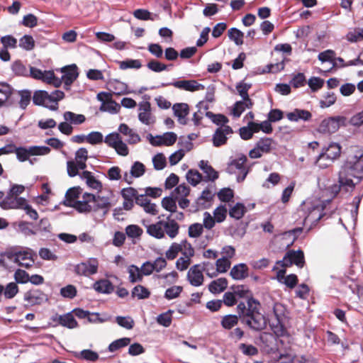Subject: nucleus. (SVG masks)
<instances>
[{"mask_svg": "<svg viewBox=\"0 0 363 363\" xmlns=\"http://www.w3.org/2000/svg\"><path fill=\"white\" fill-rule=\"evenodd\" d=\"M233 133L232 128L228 125H222L216 129L213 135V144L220 147L226 143L228 136Z\"/></svg>", "mask_w": 363, "mask_h": 363, "instance_id": "6ab92c4d", "label": "nucleus"}, {"mask_svg": "<svg viewBox=\"0 0 363 363\" xmlns=\"http://www.w3.org/2000/svg\"><path fill=\"white\" fill-rule=\"evenodd\" d=\"M93 288L99 293L107 294L112 293L114 289L112 283L106 279H100L96 281L93 285Z\"/></svg>", "mask_w": 363, "mask_h": 363, "instance_id": "c85d7f7f", "label": "nucleus"}, {"mask_svg": "<svg viewBox=\"0 0 363 363\" xmlns=\"http://www.w3.org/2000/svg\"><path fill=\"white\" fill-rule=\"evenodd\" d=\"M162 206L171 213L176 212L177 208L176 199L173 196H166L162 200Z\"/></svg>", "mask_w": 363, "mask_h": 363, "instance_id": "3c124183", "label": "nucleus"}, {"mask_svg": "<svg viewBox=\"0 0 363 363\" xmlns=\"http://www.w3.org/2000/svg\"><path fill=\"white\" fill-rule=\"evenodd\" d=\"M352 178H363V150L357 146L350 148L347 158L339 172L338 182L353 189L354 183Z\"/></svg>", "mask_w": 363, "mask_h": 363, "instance_id": "f257e3e1", "label": "nucleus"}, {"mask_svg": "<svg viewBox=\"0 0 363 363\" xmlns=\"http://www.w3.org/2000/svg\"><path fill=\"white\" fill-rule=\"evenodd\" d=\"M216 272H215L214 273H216V275L218 274V273H225L230 268V262L229 259H227V257H222L217 259L216 262Z\"/></svg>", "mask_w": 363, "mask_h": 363, "instance_id": "6e6d98bb", "label": "nucleus"}, {"mask_svg": "<svg viewBox=\"0 0 363 363\" xmlns=\"http://www.w3.org/2000/svg\"><path fill=\"white\" fill-rule=\"evenodd\" d=\"M228 286V281L225 278H219L210 283L209 291L213 294H219L223 291Z\"/></svg>", "mask_w": 363, "mask_h": 363, "instance_id": "473e14b6", "label": "nucleus"}, {"mask_svg": "<svg viewBox=\"0 0 363 363\" xmlns=\"http://www.w3.org/2000/svg\"><path fill=\"white\" fill-rule=\"evenodd\" d=\"M19 46L26 50H31L35 47V41L31 35H25L19 40Z\"/></svg>", "mask_w": 363, "mask_h": 363, "instance_id": "864d4df0", "label": "nucleus"}, {"mask_svg": "<svg viewBox=\"0 0 363 363\" xmlns=\"http://www.w3.org/2000/svg\"><path fill=\"white\" fill-rule=\"evenodd\" d=\"M311 113L306 110L296 108L292 112L286 114L287 118L291 121H298L303 120L304 121H309L311 118Z\"/></svg>", "mask_w": 363, "mask_h": 363, "instance_id": "bb28decb", "label": "nucleus"}, {"mask_svg": "<svg viewBox=\"0 0 363 363\" xmlns=\"http://www.w3.org/2000/svg\"><path fill=\"white\" fill-rule=\"evenodd\" d=\"M186 178L190 184L195 186L201 182L203 177L198 170L189 169L186 174Z\"/></svg>", "mask_w": 363, "mask_h": 363, "instance_id": "37998d69", "label": "nucleus"}, {"mask_svg": "<svg viewBox=\"0 0 363 363\" xmlns=\"http://www.w3.org/2000/svg\"><path fill=\"white\" fill-rule=\"evenodd\" d=\"M130 342V338L129 337H123L118 339L113 342H112L108 346V350L111 352H113L118 350L120 348L124 347L128 345Z\"/></svg>", "mask_w": 363, "mask_h": 363, "instance_id": "09e8293b", "label": "nucleus"}, {"mask_svg": "<svg viewBox=\"0 0 363 363\" xmlns=\"http://www.w3.org/2000/svg\"><path fill=\"white\" fill-rule=\"evenodd\" d=\"M247 158L245 155H240L237 158L231 160L226 168V172L230 174H240L237 177V181L242 182L248 174L249 169L246 166Z\"/></svg>", "mask_w": 363, "mask_h": 363, "instance_id": "1a4fd4ad", "label": "nucleus"}, {"mask_svg": "<svg viewBox=\"0 0 363 363\" xmlns=\"http://www.w3.org/2000/svg\"><path fill=\"white\" fill-rule=\"evenodd\" d=\"M122 138L118 133H111L108 135H107L104 142L110 147L115 148V147L117 145L118 143L121 141Z\"/></svg>", "mask_w": 363, "mask_h": 363, "instance_id": "5fc2aeb1", "label": "nucleus"}, {"mask_svg": "<svg viewBox=\"0 0 363 363\" xmlns=\"http://www.w3.org/2000/svg\"><path fill=\"white\" fill-rule=\"evenodd\" d=\"M63 75L60 79L62 83H64L65 89L68 90L71 84L77 79L79 73L77 72V67L75 65H72L62 69Z\"/></svg>", "mask_w": 363, "mask_h": 363, "instance_id": "a211bd4d", "label": "nucleus"}, {"mask_svg": "<svg viewBox=\"0 0 363 363\" xmlns=\"http://www.w3.org/2000/svg\"><path fill=\"white\" fill-rule=\"evenodd\" d=\"M182 246L180 244L177 242H173L172 245L169 247L168 250H167L165 255L168 259H174L177 257L178 253L182 251Z\"/></svg>", "mask_w": 363, "mask_h": 363, "instance_id": "680f3d73", "label": "nucleus"}, {"mask_svg": "<svg viewBox=\"0 0 363 363\" xmlns=\"http://www.w3.org/2000/svg\"><path fill=\"white\" fill-rule=\"evenodd\" d=\"M227 212L228 211L225 205H221L217 207L213 211L214 218L216 219V222H223L226 218Z\"/></svg>", "mask_w": 363, "mask_h": 363, "instance_id": "774afa93", "label": "nucleus"}, {"mask_svg": "<svg viewBox=\"0 0 363 363\" xmlns=\"http://www.w3.org/2000/svg\"><path fill=\"white\" fill-rule=\"evenodd\" d=\"M26 200L18 196H7L0 202V206L3 209L22 208L25 206Z\"/></svg>", "mask_w": 363, "mask_h": 363, "instance_id": "412c9836", "label": "nucleus"}, {"mask_svg": "<svg viewBox=\"0 0 363 363\" xmlns=\"http://www.w3.org/2000/svg\"><path fill=\"white\" fill-rule=\"evenodd\" d=\"M190 193V188L186 184H182L175 188L172 193V196L175 199H179L181 197H186Z\"/></svg>", "mask_w": 363, "mask_h": 363, "instance_id": "de8ad7c7", "label": "nucleus"}, {"mask_svg": "<svg viewBox=\"0 0 363 363\" xmlns=\"http://www.w3.org/2000/svg\"><path fill=\"white\" fill-rule=\"evenodd\" d=\"M120 108V105L111 99L109 101L101 104L99 110L101 111H106L111 113H116L119 111Z\"/></svg>", "mask_w": 363, "mask_h": 363, "instance_id": "49530a36", "label": "nucleus"}, {"mask_svg": "<svg viewBox=\"0 0 363 363\" xmlns=\"http://www.w3.org/2000/svg\"><path fill=\"white\" fill-rule=\"evenodd\" d=\"M52 320L53 322L69 329L77 327V322L71 313H67L65 315L55 314L52 317Z\"/></svg>", "mask_w": 363, "mask_h": 363, "instance_id": "aec40b11", "label": "nucleus"}, {"mask_svg": "<svg viewBox=\"0 0 363 363\" xmlns=\"http://www.w3.org/2000/svg\"><path fill=\"white\" fill-rule=\"evenodd\" d=\"M46 299L45 294L38 289L30 290L24 294V300L30 305L40 304Z\"/></svg>", "mask_w": 363, "mask_h": 363, "instance_id": "5701e85b", "label": "nucleus"}, {"mask_svg": "<svg viewBox=\"0 0 363 363\" xmlns=\"http://www.w3.org/2000/svg\"><path fill=\"white\" fill-rule=\"evenodd\" d=\"M82 189L79 186H74L67 190L65 194L66 200L64 203L68 206V203H75L76 199H79V195L82 194Z\"/></svg>", "mask_w": 363, "mask_h": 363, "instance_id": "c9c22d12", "label": "nucleus"}, {"mask_svg": "<svg viewBox=\"0 0 363 363\" xmlns=\"http://www.w3.org/2000/svg\"><path fill=\"white\" fill-rule=\"evenodd\" d=\"M64 119L70 124L79 125L83 123L86 118L82 114H77L72 111H65L63 114Z\"/></svg>", "mask_w": 363, "mask_h": 363, "instance_id": "f704fd0d", "label": "nucleus"}, {"mask_svg": "<svg viewBox=\"0 0 363 363\" xmlns=\"http://www.w3.org/2000/svg\"><path fill=\"white\" fill-rule=\"evenodd\" d=\"M199 167L206 174L204 181H215L218 178V173L211 165L208 164L207 161L201 160L199 162Z\"/></svg>", "mask_w": 363, "mask_h": 363, "instance_id": "a878e982", "label": "nucleus"}, {"mask_svg": "<svg viewBox=\"0 0 363 363\" xmlns=\"http://www.w3.org/2000/svg\"><path fill=\"white\" fill-rule=\"evenodd\" d=\"M251 87V84L245 83L244 82H240L236 85L238 92L244 100L250 99L248 95V91Z\"/></svg>", "mask_w": 363, "mask_h": 363, "instance_id": "4d7b16f0", "label": "nucleus"}, {"mask_svg": "<svg viewBox=\"0 0 363 363\" xmlns=\"http://www.w3.org/2000/svg\"><path fill=\"white\" fill-rule=\"evenodd\" d=\"M18 96L21 97L19 106L25 109L30 104L31 99V92L28 90H21L18 91Z\"/></svg>", "mask_w": 363, "mask_h": 363, "instance_id": "13d9d810", "label": "nucleus"}, {"mask_svg": "<svg viewBox=\"0 0 363 363\" xmlns=\"http://www.w3.org/2000/svg\"><path fill=\"white\" fill-rule=\"evenodd\" d=\"M346 118L344 116H333L323 119L318 128V131L324 134H332L337 132L340 126L346 125Z\"/></svg>", "mask_w": 363, "mask_h": 363, "instance_id": "f8f14e48", "label": "nucleus"}, {"mask_svg": "<svg viewBox=\"0 0 363 363\" xmlns=\"http://www.w3.org/2000/svg\"><path fill=\"white\" fill-rule=\"evenodd\" d=\"M94 194L84 193L82 199L77 201L75 203H68V206L74 207L80 213H88L93 211Z\"/></svg>", "mask_w": 363, "mask_h": 363, "instance_id": "f3484780", "label": "nucleus"}, {"mask_svg": "<svg viewBox=\"0 0 363 363\" xmlns=\"http://www.w3.org/2000/svg\"><path fill=\"white\" fill-rule=\"evenodd\" d=\"M143 233V229L138 225H128L125 228V235L130 238H140Z\"/></svg>", "mask_w": 363, "mask_h": 363, "instance_id": "a18cd8bd", "label": "nucleus"}, {"mask_svg": "<svg viewBox=\"0 0 363 363\" xmlns=\"http://www.w3.org/2000/svg\"><path fill=\"white\" fill-rule=\"evenodd\" d=\"M238 317L235 315H225L221 320V325L225 329H231L238 323Z\"/></svg>", "mask_w": 363, "mask_h": 363, "instance_id": "8fccbe9b", "label": "nucleus"}, {"mask_svg": "<svg viewBox=\"0 0 363 363\" xmlns=\"http://www.w3.org/2000/svg\"><path fill=\"white\" fill-rule=\"evenodd\" d=\"M40 80L52 84L55 87H59L62 84V81L55 77L52 71H43V77Z\"/></svg>", "mask_w": 363, "mask_h": 363, "instance_id": "ea45409f", "label": "nucleus"}, {"mask_svg": "<svg viewBox=\"0 0 363 363\" xmlns=\"http://www.w3.org/2000/svg\"><path fill=\"white\" fill-rule=\"evenodd\" d=\"M209 264V262H204L201 264H194L189 270L187 273V279L194 286H201L204 281V277L203 272H206V274L211 277H216V273L209 272V269L206 267Z\"/></svg>", "mask_w": 363, "mask_h": 363, "instance_id": "0eeeda50", "label": "nucleus"}, {"mask_svg": "<svg viewBox=\"0 0 363 363\" xmlns=\"http://www.w3.org/2000/svg\"><path fill=\"white\" fill-rule=\"evenodd\" d=\"M112 195L109 193L106 196L94 195V201L93 203V211L103 210L105 213L107 212L111 206L110 201V196Z\"/></svg>", "mask_w": 363, "mask_h": 363, "instance_id": "4be33fe9", "label": "nucleus"}, {"mask_svg": "<svg viewBox=\"0 0 363 363\" xmlns=\"http://www.w3.org/2000/svg\"><path fill=\"white\" fill-rule=\"evenodd\" d=\"M1 43L5 48H16L17 47V40L11 35L3 36L0 39Z\"/></svg>", "mask_w": 363, "mask_h": 363, "instance_id": "69168bd1", "label": "nucleus"}, {"mask_svg": "<svg viewBox=\"0 0 363 363\" xmlns=\"http://www.w3.org/2000/svg\"><path fill=\"white\" fill-rule=\"evenodd\" d=\"M154 168L162 170L166 167V157L162 153H157L152 158Z\"/></svg>", "mask_w": 363, "mask_h": 363, "instance_id": "052dcab7", "label": "nucleus"}, {"mask_svg": "<svg viewBox=\"0 0 363 363\" xmlns=\"http://www.w3.org/2000/svg\"><path fill=\"white\" fill-rule=\"evenodd\" d=\"M211 188L208 187L202 191L201 195L196 200L197 207H205L206 202L213 199L215 193Z\"/></svg>", "mask_w": 363, "mask_h": 363, "instance_id": "4c0bfd02", "label": "nucleus"}, {"mask_svg": "<svg viewBox=\"0 0 363 363\" xmlns=\"http://www.w3.org/2000/svg\"><path fill=\"white\" fill-rule=\"evenodd\" d=\"M13 89L6 83H0V107L7 105Z\"/></svg>", "mask_w": 363, "mask_h": 363, "instance_id": "72a5a7b5", "label": "nucleus"}, {"mask_svg": "<svg viewBox=\"0 0 363 363\" xmlns=\"http://www.w3.org/2000/svg\"><path fill=\"white\" fill-rule=\"evenodd\" d=\"M304 264V254L302 250H289L284 255L282 260L277 262L276 266L273 267L272 270H277L279 266L285 268L291 267L292 264H296L298 267L302 268Z\"/></svg>", "mask_w": 363, "mask_h": 363, "instance_id": "9b49d317", "label": "nucleus"}, {"mask_svg": "<svg viewBox=\"0 0 363 363\" xmlns=\"http://www.w3.org/2000/svg\"><path fill=\"white\" fill-rule=\"evenodd\" d=\"M80 177L86 181V184L89 187L98 191L101 189V183L92 175L91 172L84 171L80 174Z\"/></svg>", "mask_w": 363, "mask_h": 363, "instance_id": "c756f323", "label": "nucleus"}, {"mask_svg": "<svg viewBox=\"0 0 363 363\" xmlns=\"http://www.w3.org/2000/svg\"><path fill=\"white\" fill-rule=\"evenodd\" d=\"M147 233L157 239H162L167 234L169 238L174 239L179 234V225L174 219L167 217V220H159L146 226Z\"/></svg>", "mask_w": 363, "mask_h": 363, "instance_id": "7ed1b4c3", "label": "nucleus"}, {"mask_svg": "<svg viewBox=\"0 0 363 363\" xmlns=\"http://www.w3.org/2000/svg\"><path fill=\"white\" fill-rule=\"evenodd\" d=\"M138 120L147 125H153L156 117L152 113L151 104L149 101H142L138 104Z\"/></svg>", "mask_w": 363, "mask_h": 363, "instance_id": "2eb2a0df", "label": "nucleus"}, {"mask_svg": "<svg viewBox=\"0 0 363 363\" xmlns=\"http://www.w3.org/2000/svg\"><path fill=\"white\" fill-rule=\"evenodd\" d=\"M259 301L254 298H248L246 303L240 302L237 311L242 323L255 331H261L267 325V318L261 312Z\"/></svg>", "mask_w": 363, "mask_h": 363, "instance_id": "f03ea898", "label": "nucleus"}, {"mask_svg": "<svg viewBox=\"0 0 363 363\" xmlns=\"http://www.w3.org/2000/svg\"><path fill=\"white\" fill-rule=\"evenodd\" d=\"M183 290L182 286H173L167 289L164 293V298L171 300L177 298Z\"/></svg>", "mask_w": 363, "mask_h": 363, "instance_id": "0e129e2a", "label": "nucleus"}, {"mask_svg": "<svg viewBox=\"0 0 363 363\" xmlns=\"http://www.w3.org/2000/svg\"><path fill=\"white\" fill-rule=\"evenodd\" d=\"M131 296L133 298L136 297L138 299H145L150 297V291L142 285H137L133 289Z\"/></svg>", "mask_w": 363, "mask_h": 363, "instance_id": "a19ab883", "label": "nucleus"}, {"mask_svg": "<svg viewBox=\"0 0 363 363\" xmlns=\"http://www.w3.org/2000/svg\"><path fill=\"white\" fill-rule=\"evenodd\" d=\"M104 141V136L101 132L92 131L86 135V142L91 145H98Z\"/></svg>", "mask_w": 363, "mask_h": 363, "instance_id": "bf43d9fd", "label": "nucleus"}, {"mask_svg": "<svg viewBox=\"0 0 363 363\" xmlns=\"http://www.w3.org/2000/svg\"><path fill=\"white\" fill-rule=\"evenodd\" d=\"M253 106V102L251 99H246L237 101L233 107L232 113L236 117L239 118L246 108H251Z\"/></svg>", "mask_w": 363, "mask_h": 363, "instance_id": "7c9ffc66", "label": "nucleus"}, {"mask_svg": "<svg viewBox=\"0 0 363 363\" xmlns=\"http://www.w3.org/2000/svg\"><path fill=\"white\" fill-rule=\"evenodd\" d=\"M246 207L241 203H237L229 210V216L236 220H239L246 213Z\"/></svg>", "mask_w": 363, "mask_h": 363, "instance_id": "58836bf2", "label": "nucleus"}, {"mask_svg": "<svg viewBox=\"0 0 363 363\" xmlns=\"http://www.w3.org/2000/svg\"><path fill=\"white\" fill-rule=\"evenodd\" d=\"M300 216H303V223L311 225L317 223L323 216V208L320 206H312L303 203L298 210Z\"/></svg>", "mask_w": 363, "mask_h": 363, "instance_id": "6e6552de", "label": "nucleus"}, {"mask_svg": "<svg viewBox=\"0 0 363 363\" xmlns=\"http://www.w3.org/2000/svg\"><path fill=\"white\" fill-rule=\"evenodd\" d=\"M77 289L74 285L69 284L60 289V294L64 298L72 299L77 295Z\"/></svg>", "mask_w": 363, "mask_h": 363, "instance_id": "e2e57ef3", "label": "nucleus"}, {"mask_svg": "<svg viewBox=\"0 0 363 363\" xmlns=\"http://www.w3.org/2000/svg\"><path fill=\"white\" fill-rule=\"evenodd\" d=\"M276 143L271 138H262L255 144V146L249 152L252 159L260 158L263 155L269 153L275 148Z\"/></svg>", "mask_w": 363, "mask_h": 363, "instance_id": "ddd939ff", "label": "nucleus"}, {"mask_svg": "<svg viewBox=\"0 0 363 363\" xmlns=\"http://www.w3.org/2000/svg\"><path fill=\"white\" fill-rule=\"evenodd\" d=\"M167 86H173L174 87L180 90L194 92L196 91L203 90L204 86L199 83L196 80H176L169 83H162L161 86L164 87Z\"/></svg>", "mask_w": 363, "mask_h": 363, "instance_id": "4468645a", "label": "nucleus"}, {"mask_svg": "<svg viewBox=\"0 0 363 363\" xmlns=\"http://www.w3.org/2000/svg\"><path fill=\"white\" fill-rule=\"evenodd\" d=\"M230 275L236 280L243 279L248 276V267L243 263L236 264L231 269Z\"/></svg>", "mask_w": 363, "mask_h": 363, "instance_id": "cd10ccee", "label": "nucleus"}, {"mask_svg": "<svg viewBox=\"0 0 363 363\" xmlns=\"http://www.w3.org/2000/svg\"><path fill=\"white\" fill-rule=\"evenodd\" d=\"M228 35L229 38L233 40L235 45H241L243 44L244 33L236 28H232L228 30Z\"/></svg>", "mask_w": 363, "mask_h": 363, "instance_id": "79ce46f5", "label": "nucleus"}, {"mask_svg": "<svg viewBox=\"0 0 363 363\" xmlns=\"http://www.w3.org/2000/svg\"><path fill=\"white\" fill-rule=\"evenodd\" d=\"M341 153V147L337 143H330L324 148L316 160V164L320 168L328 167L334 160L338 158Z\"/></svg>", "mask_w": 363, "mask_h": 363, "instance_id": "423d86ee", "label": "nucleus"}, {"mask_svg": "<svg viewBox=\"0 0 363 363\" xmlns=\"http://www.w3.org/2000/svg\"><path fill=\"white\" fill-rule=\"evenodd\" d=\"M128 272L129 274V281L131 283L142 281L143 274L140 273L139 267L132 264L128 267Z\"/></svg>", "mask_w": 363, "mask_h": 363, "instance_id": "c03bdc74", "label": "nucleus"}, {"mask_svg": "<svg viewBox=\"0 0 363 363\" xmlns=\"http://www.w3.org/2000/svg\"><path fill=\"white\" fill-rule=\"evenodd\" d=\"M88 159V151L84 147L79 148L75 153V161L79 169H84L86 167V162Z\"/></svg>", "mask_w": 363, "mask_h": 363, "instance_id": "e433bc0d", "label": "nucleus"}, {"mask_svg": "<svg viewBox=\"0 0 363 363\" xmlns=\"http://www.w3.org/2000/svg\"><path fill=\"white\" fill-rule=\"evenodd\" d=\"M18 292V286L15 282L9 283L5 287L0 284V296L3 294L8 299L13 298Z\"/></svg>", "mask_w": 363, "mask_h": 363, "instance_id": "2f4dec72", "label": "nucleus"}, {"mask_svg": "<svg viewBox=\"0 0 363 363\" xmlns=\"http://www.w3.org/2000/svg\"><path fill=\"white\" fill-rule=\"evenodd\" d=\"M50 152V148L47 146H30V147H16L14 153L19 162H26L31 156L46 155Z\"/></svg>", "mask_w": 363, "mask_h": 363, "instance_id": "9d476101", "label": "nucleus"}, {"mask_svg": "<svg viewBox=\"0 0 363 363\" xmlns=\"http://www.w3.org/2000/svg\"><path fill=\"white\" fill-rule=\"evenodd\" d=\"M118 131L123 135L128 136L127 142L129 144H136L141 140L140 135L125 123H121L119 125Z\"/></svg>", "mask_w": 363, "mask_h": 363, "instance_id": "393cba45", "label": "nucleus"}, {"mask_svg": "<svg viewBox=\"0 0 363 363\" xmlns=\"http://www.w3.org/2000/svg\"><path fill=\"white\" fill-rule=\"evenodd\" d=\"M99 262L96 258H89L87 261L76 265L74 272L79 276L89 277L98 272Z\"/></svg>", "mask_w": 363, "mask_h": 363, "instance_id": "dca6fc26", "label": "nucleus"}, {"mask_svg": "<svg viewBox=\"0 0 363 363\" xmlns=\"http://www.w3.org/2000/svg\"><path fill=\"white\" fill-rule=\"evenodd\" d=\"M145 172V165L138 161L135 162L130 168V174L134 178H138L142 177Z\"/></svg>", "mask_w": 363, "mask_h": 363, "instance_id": "603ef678", "label": "nucleus"}, {"mask_svg": "<svg viewBox=\"0 0 363 363\" xmlns=\"http://www.w3.org/2000/svg\"><path fill=\"white\" fill-rule=\"evenodd\" d=\"M4 255L19 266L28 269L33 265V257L36 256V254L30 248L21 247L11 249L5 252Z\"/></svg>", "mask_w": 363, "mask_h": 363, "instance_id": "39448f33", "label": "nucleus"}, {"mask_svg": "<svg viewBox=\"0 0 363 363\" xmlns=\"http://www.w3.org/2000/svg\"><path fill=\"white\" fill-rule=\"evenodd\" d=\"M64 97V92L60 90H55L51 94L46 91L38 90L35 91L33 101L35 105L43 106L50 110L55 111L58 108V101Z\"/></svg>", "mask_w": 363, "mask_h": 363, "instance_id": "20e7f679", "label": "nucleus"}, {"mask_svg": "<svg viewBox=\"0 0 363 363\" xmlns=\"http://www.w3.org/2000/svg\"><path fill=\"white\" fill-rule=\"evenodd\" d=\"M172 109L174 116L177 117L178 121L182 125L186 124V116L189 114V106L184 103L175 104L173 105Z\"/></svg>", "mask_w": 363, "mask_h": 363, "instance_id": "b1692460", "label": "nucleus"}, {"mask_svg": "<svg viewBox=\"0 0 363 363\" xmlns=\"http://www.w3.org/2000/svg\"><path fill=\"white\" fill-rule=\"evenodd\" d=\"M116 323L121 327L130 330L134 326V320L132 318L127 316H117L116 318Z\"/></svg>", "mask_w": 363, "mask_h": 363, "instance_id": "338daca9", "label": "nucleus"}]
</instances>
